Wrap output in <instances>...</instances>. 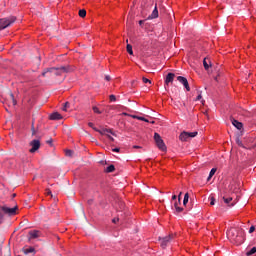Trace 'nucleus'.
Wrapping results in <instances>:
<instances>
[{"mask_svg":"<svg viewBox=\"0 0 256 256\" xmlns=\"http://www.w3.org/2000/svg\"><path fill=\"white\" fill-rule=\"evenodd\" d=\"M227 237L235 245H243L245 243V230L241 228H230Z\"/></svg>","mask_w":256,"mask_h":256,"instance_id":"1","label":"nucleus"},{"mask_svg":"<svg viewBox=\"0 0 256 256\" xmlns=\"http://www.w3.org/2000/svg\"><path fill=\"white\" fill-rule=\"evenodd\" d=\"M71 71V68L69 66H61L60 68H47L42 72V77H47V73H51L52 75H56V77H59L63 75V73H69Z\"/></svg>","mask_w":256,"mask_h":256,"instance_id":"2","label":"nucleus"},{"mask_svg":"<svg viewBox=\"0 0 256 256\" xmlns=\"http://www.w3.org/2000/svg\"><path fill=\"white\" fill-rule=\"evenodd\" d=\"M16 21H17V17H15V16L1 18L0 19V31L7 29V27H11V25H13V23H15Z\"/></svg>","mask_w":256,"mask_h":256,"instance_id":"3","label":"nucleus"},{"mask_svg":"<svg viewBox=\"0 0 256 256\" xmlns=\"http://www.w3.org/2000/svg\"><path fill=\"white\" fill-rule=\"evenodd\" d=\"M4 103L8 105V107H15L17 105V100L15 99V95H13V92L9 90L4 98Z\"/></svg>","mask_w":256,"mask_h":256,"instance_id":"4","label":"nucleus"},{"mask_svg":"<svg viewBox=\"0 0 256 256\" xmlns=\"http://www.w3.org/2000/svg\"><path fill=\"white\" fill-rule=\"evenodd\" d=\"M154 141L160 151H167V146L165 145L163 138H161V135L157 132L154 133Z\"/></svg>","mask_w":256,"mask_h":256,"instance_id":"5","label":"nucleus"},{"mask_svg":"<svg viewBox=\"0 0 256 256\" xmlns=\"http://www.w3.org/2000/svg\"><path fill=\"white\" fill-rule=\"evenodd\" d=\"M173 234H170L169 236H166L164 238H160V245L163 249H165V247H167V245H169L170 241H173Z\"/></svg>","mask_w":256,"mask_h":256,"instance_id":"6","label":"nucleus"},{"mask_svg":"<svg viewBox=\"0 0 256 256\" xmlns=\"http://www.w3.org/2000/svg\"><path fill=\"white\" fill-rule=\"evenodd\" d=\"M1 209L4 213H6V215L11 216V215H16L17 214V206L14 207V208H9L7 206H2Z\"/></svg>","mask_w":256,"mask_h":256,"instance_id":"7","label":"nucleus"},{"mask_svg":"<svg viewBox=\"0 0 256 256\" xmlns=\"http://www.w3.org/2000/svg\"><path fill=\"white\" fill-rule=\"evenodd\" d=\"M177 81H179V83H181L185 87L186 91H191V87H189V81H187V78L183 76H178Z\"/></svg>","mask_w":256,"mask_h":256,"instance_id":"8","label":"nucleus"},{"mask_svg":"<svg viewBox=\"0 0 256 256\" xmlns=\"http://www.w3.org/2000/svg\"><path fill=\"white\" fill-rule=\"evenodd\" d=\"M30 146H32V148L29 151L35 153V151H38L39 147H41V142L39 140H32Z\"/></svg>","mask_w":256,"mask_h":256,"instance_id":"9","label":"nucleus"},{"mask_svg":"<svg viewBox=\"0 0 256 256\" xmlns=\"http://www.w3.org/2000/svg\"><path fill=\"white\" fill-rule=\"evenodd\" d=\"M94 131H96L97 133H100V135H107V133H110V135L117 137V135L113 132L112 129L103 128L102 130H99L97 128H94Z\"/></svg>","mask_w":256,"mask_h":256,"instance_id":"10","label":"nucleus"},{"mask_svg":"<svg viewBox=\"0 0 256 256\" xmlns=\"http://www.w3.org/2000/svg\"><path fill=\"white\" fill-rule=\"evenodd\" d=\"M51 121H59L60 119H63V116L59 112H54L50 115Z\"/></svg>","mask_w":256,"mask_h":256,"instance_id":"11","label":"nucleus"},{"mask_svg":"<svg viewBox=\"0 0 256 256\" xmlns=\"http://www.w3.org/2000/svg\"><path fill=\"white\" fill-rule=\"evenodd\" d=\"M22 253H24V255H29V253H32L33 255H35L37 251L35 250V248L29 247V248H22Z\"/></svg>","mask_w":256,"mask_h":256,"instance_id":"12","label":"nucleus"},{"mask_svg":"<svg viewBox=\"0 0 256 256\" xmlns=\"http://www.w3.org/2000/svg\"><path fill=\"white\" fill-rule=\"evenodd\" d=\"M175 79V74L168 73L165 79L166 85H169V83H173V80Z\"/></svg>","mask_w":256,"mask_h":256,"instance_id":"13","label":"nucleus"},{"mask_svg":"<svg viewBox=\"0 0 256 256\" xmlns=\"http://www.w3.org/2000/svg\"><path fill=\"white\" fill-rule=\"evenodd\" d=\"M232 125H234V127H236V129H238L239 131H241L243 129V123L232 119Z\"/></svg>","mask_w":256,"mask_h":256,"instance_id":"14","label":"nucleus"},{"mask_svg":"<svg viewBox=\"0 0 256 256\" xmlns=\"http://www.w3.org/2000/svg\"><path fill=\"white\" fill-rule=\"evenodd\" d=\"M157 17H159V10L157 9V5H155V8L152 11V14L149 16V19H157Z\"/></svg>","mask_w":256,"mask_h":256,"instance_id":"15","label":"nucleus"},{"mask_svg":"<svg viewBox=\"0 0 256 256\" xmlns=\"http://www.w3.org/2000/svg\"><path fill=\"white\" fill-rule=\"evenodd\" d=\"M204 69L209 71V67H211V60L209 58H204L203 60Z\"/></svg>","mask_w":256,"mask_h":256,"instance_id":"16","label":"nucleus"},{"mask_svg":"<svg viewBox=\"0 0 256 256\" xmlns=\"http://www.w3.org/2000/svg\"><path fill=\"white\" fill-rule=\"evenodd\" d=\"M180 141H189V132H182L179 136Z\"/></svg>","mask_w":256,"mask_h":256,"instance_id":"17","label":"nucleus"},{"mask_svg":"<svg viewBox=\"0 0 256 256\" xmlns=\"http://www.w3.org/2000/svg\"><path fill=\"white\" fill-rule=\"evenodd\" d=\"M179 205H181V202H179V200L175 201L174 209H176V213H182V211H183V208L179 207Z\"/></svg>","mask_w":256,"mask_h":256,"instance_id":"18","label":"nucleus"},{"mask_svg":"<svg viewBox=\"0 0 256 256\" xmlns=\"http://www.w3.org/2000/svg\"><path fill=\"white\" fill-rule=\"evenodd\" d=\"M29 235L31 239H37L39 237V231L38 230H32L29 232Z\"/></svg>","mask_w":256,"mask_h":256,"instance_id":"19","label":"nucleus"},{"mask_svg":"<svg viewBox=\"0 0 256 256\" xmlns=\"http://www.w3.org/2000/svg\"><path fill=\"white\" fill-rule=\"evenodd\" d=\"M215 173H217V168H212L209 173V176L207 178V181H211V179L213 178V175H215Z\"/></svg>","mask_w":256,"mask_h":256,"instance_id":"20","label":"nucleus"},{"mask_svg":"<svg viewBox=\"0 0 256 256\" xmlns=\"http://www.w3.org/2000/svg\"><path fill=\"white\" fill-rule=\"evenodd\" d=\"M115 171V165L111 164L106 168V173H113Z\"/></svg>","mask_w":256,"mask_h":256,"instance_id":"21","label":"nucleus"},{"mask_svg":"<svg viewBox=\"0 0 256 256\" xmlns=\"http://www.w3.org/2000/svg\"><path fill=\"white\" fill-rule=\"evenodd\" d=\"M79 17H87V11L85 9L79 10Z\"/></svg>","mask_w":256,"mask_h":256,"instance_id":"22","label":"nucleus"},{"mask_svg":"<svg viewBox=\"0 0 256 256\" xmlns=\"http://www.w3.org/2000/svg\"><path fill=\"white\" fill-rule=\"evenodd\" d=\"M126 49L129 55H133V46L131 44H127Z\"/></svg>","mask_w":256,"mask_h":256,"instance_id":"23","label":"nucleus"},{"mask_svg":"<svg viewBox=\"0 0 256 256\" xmlns=\"http://www.w3.org/2000/svg\"><path fill=\"white\" fill-rule=\"evenodd\" d=\"M255 253H256V247H253L251 250L246 252V255L251 256V255H255Z\"/></svg>","mask_w":256,"mask_h":256,"instance_id":"24","label":"nucleus"},{"mask_svg":"<svg viewBox=\"0 0 256 256\" xmlns=\"http://www.w3.org/2000/svg\"><path fill=\"white\" fill-rule=\"evenodd\" d=\"M187 203H189V193L184 195L183 205H187Z\"/></svg>","mask_w":256,"mask_h":256,"instance_id":"25","label":"nucleus"},{"mask_svg":"<svg viewBox=\"0 0 256 256\" xmlns=\"http://www.w3.org/2000/svg\"><path fill=\"white\" fill-rule=\"evenodd\" d=\"M197 135H198L197 132H188L189 139H193V137H197Z\"/></svg>","mask_w":256,"mask_h":256,"instance_id":"26","label":"nucleus"},{"mask_svg":"<svg viewBox=\"0 0 256 256\" xmlns=\"http://www.w3.org/2000/svg\"><path fill=\"white\" fill-rule=\"evenodd\" d=\"M223 199H224V203H226L227 205H229V203H231V201H233L232 197H229V198L223 197Z\"/></svg>","mask_w":256,"mask_h":256,"instance_id":"27","label":"nucleus"},{"mask_svg":"<svg viewBox=\"0 0 256 256\" xmlns=\"http://www.w3.org/2000/svg\"><path fill=\"white\" fill-rule=\"evenodd\" d=\"M93 111H94V113H97L98 115H101V111L99 110V108L97 107V106H93Z\"/></svg>","mask_w":256,"mask_h":256,"instance_id":"28","label":"nucleus"},{"mask_svg":"<svg viewBox=\"0 0 256 256\" xmlns=\"http://www.w3.org/2000/svg\"><path fill=\"white\" fill-rule=\"evenodd\" d=\"M67 157H73V150H66Z\"/></svg>","mask_w":256,"mask_h":256,"instance_id":"29","label":"nucleus"},{"mask_svg":"<svg viewBox=\"0 0 256 256\" xmlns=\"http://www.w3.org/2000/svg\"><path fill=\"white\" fill-rule=\"evenodd\" d=\"M138 121H145L146 123H149V120L141 116L138 117Z\"/></svg>","mask_w":256,"mask_h":256,"instance_id":"30","label":"nucleus"},{"mask_svg":"<svg viewBox=\"0 0 256 256\" xmlns=\"http://www.w3.org/2000/svg\"><path fill=\"white\" fill-rule=\"evenodd\" d=\"M142 81H143V83H149L151 85V80H149L145 77L142 78Z\"/></svg>","mask_w":256,"mask_h":256,"instance_id":"31","label":"nucleus"},{"mask_svg":"<svg viewBox=\"0 0 256 256\" xmlns=\"http://www.w3.org/2000/svg\"><path fill=\"white\" fill-rule=\"evenodd\" d=\"M67 107H69V102H66L64 104V107L62 108V111H67Z\"/></svg>","mask_w":256,"mask_h":256,"instance_id":"32","label":"nucleus"},{"mask_svg":"<svg viewBox=\"0 0 256 256\" xmlns=\"http://www.w3.org/2000/svg\"><path fill=\"white\" fill-rule=\"evenodd\" d=\"M88 126L91 127L94 131H95V129H97V127H95L93 122L88 123Z\"/></svg>","mask_w":256,"mask_h":256,"instance_id":"33","label":"nucleus"},{"mask_svg":"<svg viewBox=\"0 0 256 256\" xmlns=\"http://www.w3.org/2000/svg\"><path fill=\"white\" fill-rule=\"evenodd\" d=\"M210 205H215V197L210 198Z\"/></svg>","mask_w":256,"mask_h":256,"instance_id":"34","label":"nucleus"},{"mask_svg":"<svg viewBox=\"0 0 256 256\" xmlns=\"http://www.w3.org/2000/svg\"><path fill=\"white\" fill-rule=\"evenodd\" d=\"M110 101H117V97L115 95H110Z\"/></svg>","mask_w":256,"mask_h":256,"instance_id":"35","label":"nucleus"},{"mask_svg":"<svg viewBox=\"0 0 256 256\" xmlns=\"http://www.w3.org/2000/svg\"><path fill=\"white\" fill-rule=\"evenodd\" d=\"M106 137H107L110 141H115V139H114L111 135H109V133L106 134Z\"/></svg>","mask_w":256,"mask_h":256,"instance_id":"36","label":"nucleus"},{"mask_svg":"<svg viewBox=\"0 0 256 256\" xmlns=\"http://www.w3.org/2000/svg\"><path fill=\"white\" fill-rule=\"evenodd\" d=\"M106 137H107L110 141H115V139H114L111 135H109V133L106 134Z\"/></svg>","mask_w":256,"mask_h":256,"instance_id":"37","label":"nucleus"},{"mask_svg":"<svg viewBox=\"0 0 256 256\" xmlns=\"http://www.w3.org/2000/svg\"><path fill=\"white\" fill-rule=\"evenodd\" d=\"M46 195H50L51 197H53V193L50 189H46Z\"/></svg>","mask_w":256,"mask_h":256,"instance_id":"38","label":"nucleus"},{"mask_svg":"<svg viewBox=\"0 0 256 256\" xmlns=\"http://www.w3.org/2000/svg\"><path fill=\"white\" fill-rule=\"evenodd\" d=\"M237 145H239L240 147H243V142H241V140L237 139L236 140Z\"/></svg>","mask_w":256,"mask_h":256,"instance_id":"39","label":"nucleus"},{"mask_svg":"<svg viewBox=\"0 0 256 256\" xmlns=\"http://www.w3.org/2000/svg\"><path fill=\"white\" fill-rule=\"evenodd\" d=\"M183 195V192H180L179 194H178V202L179 203H181V196Z\"/></svg>","mask_w":256,"mask_h":256,"instance_id":"40","label":"nucleus"},{"mask_svg":"<svg viewBox=\"0 0 256 256\" xmlns=\"http://www.w3.org/2000/svg\"><path fill=\"white\" fill-rule=\"evenodd\" d=\"M201 99H203V96L201 94H199L196 98V101H201Z\"/></svg>","mask_w":256,"mask_h":256,"instance_id":"41","label":"nucleus"},{"mask_svg":"<svg viewBox=\"0 0 256 256\" xmlns=\"http://www.w3.org/2000/svg\"><path fill=\"white\" fill-rule=\"evenodd\" d=\"M255 231V226H251L249 229V233H253Z\"/></svg>","mask_w":256,"mask_h":256,"instance_id":"42","label":"nucleus"},{"mask_svg":"<svg viewBox=\"0 0 256 256\" xmlns=\"http://www.w3.org/2000/svg\"><path fill=\"white\" fill-rule=\"evenodd\" d=\"M3 223V213L0 212V224Z\"/></svg>","mask_w":256,"mask_h":256,"instance_id":"43","label":"nucleus"},{"mask_svg":"<svg viewBox=\"0 0 256 256\" xmlns=\"http://www.w3.org/2000/svg\"><path fill=\"white\" fill-rule=\"evenodd\" d=\"M110 79H111V76H109V75H106V76H105V80H106V81H109Z\"/></svg>","mask_w":256,"mask_h":256,"instance_id":"44","label":"nucleus"},{"mask_svg":"<svg viewBox=\"0 0 256 256\" xmlns=\"http://www.w3.org/2000/svg\"><path fill=\"white\" fill-rule=\"evenodd\" d=\"M172 201H177V195L172 196Z\"/></svg>","mask_w":256,"mask_h":256,"instance_id":"45","label":"nucleus"},{"mask_svg":"<svg viewBox=\"0 0 256 256\" xmlns=\"http://www.w3.org/2000/svg\"><path fill=\"white\" fill-rule=\"evenodd\" d=\"M132 119H139V116L137 115H131Z\"/></svg>","mask_w":256,"mask_h":256,"instance_id":"46","label":"nucleus"},{"mask_svg":"<svg viewBox=\"0 0 256 256\" xmlns=\"http://www.w3.org/2000/svg\"><path fill=\"white\" fill-rule=\"evenodd\" d=\"M112 151H114L115 153H119V148H114Z\"/></svg>","mask_w":256,"mask_h":256,"instance_id":"47","label":"nucleus"},{"mask_svg":"<svg viewBox=\"0 0 256 256\" xmlns=\"http://www.w3.org/2000/svg\"><path fill=\"white\" fill-rule=\"evenodd\" d=\"M119 221V218H114L112 222L117 223Z\"/></svg>","mask_w":256,"mask_h":256,"instance_id":"48","label":"nucleus"},{"mask_svg":"<svg viewBox=\"0 0 256 256\" xmlns=\"http://www.w3.org/2000/svg\"><path fill=\"white\" fill-rule=\"evenodd\" d=\"M133 149H141V146L135 145V146H133Z\"/></svg>","mask_w":256,"mask_h":256,"instance_id":"49","label":"nucleus"},{"mask_svg":"<svg viewBox=\"0 0 256 256\" xmlns=\"http://www.w3.org/2000/svg\"><path fill=\"white\" fill-rule=\"evenodd\" d=\"M32 135H35V127L32 126Z\"/></svg>","mask_w":256,"mask_h":256,"instance_id":"50","label":"nucleus"},{"mask_svg":"<svg viewBox=\"0 0 256 256\" xmlns=\"http://www.w3.org/2000/svg\"><path fill=\"white\" fill-rule=\"evenodd\" d=\"M143 23H145V21H143V20L139 21V25H143Z\"/></svg>","mask_w":256,"mask_h":256,"instance_id":"51","label":"nucleus"},{"mask_svg":"<svg viewBox=\"0 0 256 256\" xmlns=\"http://www.w3.org/2000/svg\"><path fill=\"white\" fill-rule=\"evenodd\" d=\"M12 197H13V198L17 197V194H12Z\"/></svg>","mask_w":256,"mask_h":256,"instance_id":"52","label":"nucleus"},{"mask_svg":"<svg viewBox=\"0 0 256 256\" xmlns=\"http://www.w3.org/2000/svg\"><path fill=\"white\" fill-rule=\"evenodd\" d=\"M47 143L51 144V143H52V140H48Z\"/></svg>","mask_w":256,"mask_h":256,"instance_id":"53","label":"nucleus"},{"mask_svg":"<svg viewBox=\"0 0 256 256\" xmlns=\"http://www.w3.org/2000/svg\"><path fill=\"white\" fill-rule=\"evenodd\" d=\"M202 103H205V100H202Z\"/></svg>","mask_w":256,"mask_h":256,"instance_id":"54","label":"nucleus"},{"mask_svg":"<svg viewBox=\"0 0 256 256\" xmlns=\"http://www.w3.org/2000/svg\"><path fill=\"white\" fill-rule=\"evenodd\" d=\"M123 115H127V113H123Z\"/></svg>","mask_w":256,"mask_h":256,"instance_id":"55","label":"nucleus"},{"mask_svg":"<svg viewBox=\"0 0 256 256\" xmlns=\"http://www.w3.org/2000/svg\"><path fill=\"white\" fill-rule=\"evenodd\" d=\"M234 204H231V207H233Z\"/></svg>","mask_w":256,"mask_h":256,"instance_id":"56","label":"nucleus"}]
</instances>
